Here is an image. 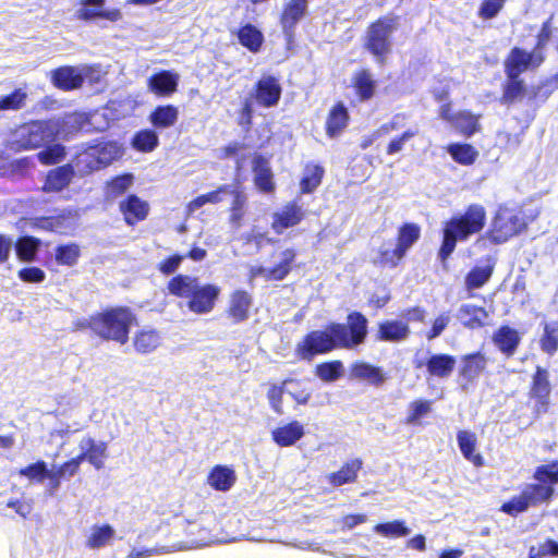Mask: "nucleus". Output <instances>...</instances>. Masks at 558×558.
Returning <instances> with one entry per match:
<instances>
[{
	"label": "nucleus",
	"mask_w": 558,
	"mask_h": 558,
	"mask_svg": "<svg viewBox=\"0 0 558 558\" xmlns=\"http://www.w3.org/2000/svg\"><path fill=\"white\" fill-rule=\"evenodd\" d=\"M114 533L110 524L94 525L86 539V546L93 549L105 547L113 538Z\"/></svg>",
	"instance_id": "4c0bfd02"
},
{
	"label": "nucleus",
	"mask_w": 558,
	"mask_h": 558,
	"mask_svg": "<svg viewBox=\"0 0 558 558\" xmlns=\"http://www.w3.org/2000/svg\"><path fill=\"white\" fill-rule=\"evenodd\" d=\"M252 305V296L243 290H236L230 295L229 314L236 322H242L248 317V311Z\"/></svg>",
	"instance_id": "c756f323"
},
{
	"label": "nucleus",
	"mask_w": 558,
	"mask_h": 558,
	"mask_svg": "<svg viewBox=\"0 0 558 558\" xmlns=\"http://www.w3.org/2000/svg\"><path fill=\"white\" fill-rule=\"evenodd\" d=\"M486 220L485 207L472 204L463 213H459L446 221L442 228V243L438 252L441 262H446L453 253L458 242H465L472 235L481 233Z\"/></svg>",
	"instance_id": "7ed1b4c3"
},
{
	"label": "nucleus",
	"mask_w": 558,
	"mask_h": 558,
	"mask_svg": "<svg viewBox=\"0 0 558 558\" xmlns=\"http://www.w3.org/2000/svg\"><path fill=\"white\" fill-rule=\"evenodd\" d=\"M373 531L384 537H403L410 533V529L403 520L377 523Z\"/></svg>",
	"instance_id": "c03bdc74"
},
{
	"label": "nucleus",
	"mask_w": 558,
	"mask_h": 558,
	"mask_svg": "<svg viewBox=\"0 0 558 558\" xmlns=\"http://www.w3.org/2000/svg\"><path fill=\"white\" fill-rule=\"evenodd\" d=\"M238 39L251 52H258L264 43L263 33L252 24H245L238 31Z\"/></svg>",
	"instance_id": "2f4dec72"
},
{
	"label": "nucleus",
	"mask_w": 558,
	"mask_h": 558,
	"mask_svg": "<svg viewBox=\"0 0 558 558\" xmlns=\"http://www.w3.org/2000/svg\"><path fill=\"white\" fill-rule=\"evenodd\" d=\"M409 413L404 420L407 425L420 424V420L432 410V401L418 399L410 403Z\"/></svg>",
	"instance_id": "5fc2aeb1"
},
{
	"label": "nucleus",
	"mask_w": 558,
	"mask_h": 558,
	"mask_svg": "<svg viewBox=\"0 0 558 558\" xmlns=\"http://www.w3.org/2000/svg\"><path fill=\"white\" fill-rule=\"evenodd\" d=\"M417 134L416 130H407L401 136L395 137L390 141L387 147L388 155H395L403 149L405 142L410 141Z\"/></svg>",
	"instance_id": "69168bd1"
},
{
	"label": "nucleus",
	"mask_w": 558,
	"mask_h": 558,
	"mask_svg": "<svg viewBox=\"0 0 558 558\" xmlns=\"http://www.w3.org/2000/svg\"><path fill=\"white\" fill-rule=\"evenodd\" d=\"M78 446L81 452L77 454V458L81 462L87 461L96 470L104 468L108 450L107 442L96 441L92 437H86L80 441Z\"/></svg>",
	"instance_id": "2eb2a0df"
},
{
	"label": "nucleus",
	"mask_w": 558,
	"mask_h": 558,
	"mask_svg": "<svg viewBox=\"0 0 558 558\" xmlns=\"http://www.w3.org/2000/svg\"><path fill=\"white\" fill-rule=\"evenodd\" d=\"M17 473L20 476L26 477L31 483H43L45 480H49V487L51 488L52 471L48 470L47 463L44 460L31 463L20 469Z\"/></svg>",
	"instance_id": "72a5a7b5"
},
{
	"label": "nucleus",
	"mask_w": 558,
	"mask_h": 558,
	"mask_svg": "<svg viewBox=\"0 0 558 558\" xmlns=\"http://www.w3.org/2000/svg\"><path fill=\"white\" fill-rule=\"evenodd\" d=\"M544 60L542 51L534 49L532 52H527L520 48H513L506 60V72L509 78H515L524 71L539 66Z\"/></svg>",
	"instance_id": "9d476101"
},
{
	"label": "nucleus",
	"mask_w": 558,
	"mask_h": 558,
	"mask_svg": "<svg viewBox=\"0 0 558 558\" xmlns=\"http://www.w3.org/2000/svg\"><path fill=\"white\" fill-rule=\"evenodd\" d=\"M180 75L172 71H160L148 78V90L159 97H169L178 90Z\"/></svg>",
	"instance_id": "dca6fc26"
},
{
	"label": "nucleus",
	"mask_w": 558,
	"mask_h": 558,
	"mask_svg": "<svg viewBox=\"0 0 558 558\" xmlns=\"http://www.w3.org/2000/svg\"><path fill=\"white\" fill-rule=\"evenodd\" d=\"M307 10V0H288L284 4L280 23L283 33L291 38L295 25L304 17Z\"/></svg>",
	"instance_id": "f3484780"
},
{
	"label": "nucleus",
	"mask_w": 558,
	"mask_h": 558,
	"mask_svg": "<svg viewBox=\"0 0 558 558\" xmlns=\"http://www.w3.org/2000/svg\"><path fill=\"white\" fill-rule=\"evenodd\" d=\"M409 332L407 323L386 320L379 324L378 338L385 341H401L408 337Z\"/></svg>",
	"instance_id": "7c9ffc66"
},
{
	"label": "nucleus",
	"mask_w": 558,
	"mask_h": 558,
	"mask_svg": "<svg viewBox=\"0 0 558 558\" xmlns=\"http://www.w3.org/2000/svg\"><path fill=\"white\" fill-rule=\"evenodd\" d=\"M234 471L227 465H215L207 475L208 485L218 492L229 490L235 483Z\"/></svg>",
	"instance_id": "4be33fe9"
},
{
	"label": "nucleus",
	"mask_w": 558,
	"mask_h": 558,
	"mask_svg": "<svg viewBox=\"0 0 558 558\" xmlns=\"http://www.w3.org/2000/svg\"><path fill=\"white\" fill-rule=\"evenodd\" d=\"M178 118L179 110L171 105L159 106L149 116L151 124L156 128H170L175 124Z\"/></svg>",
	"instance_id": "f704fd0d"
},
{
	"label": "nucleus",
	"mask_w": 558,
	"mask_h": 558,
	"mask_svg": "<svg viewBox=\"0 0 558 558\" xmlns=\"http://www.w3.org/2000/svg\"><path fill=\"white\" fill-rule=\"evenodd\" d=\"M403 257L404 254L399 251L397 245L387 242L380 245L378 255L375 257V263L383 266L395 267Z\"/></svg>",
	"instance_id": "49530a36"
},
{
	"label": "nucleus",
	"mask_w": 558,
	"mask_h": 558,
	"mask_svg": "<svg viewBox=\"0 0 558 558\" xmlns=\"http://www.w3.org/2000/svg\"><path fill=\"white\" fill-rule=\"evenodd\" d=\"M95 72L92 66H62L52 72L53 84L62 89L71 90L82 86L84 76Z\"/></svg>",
	"instance_id": "ddd939ff"
},
{
	"label": "nucleus",
	"mask_w": 558,
	"mask_h": 558,
	"mask_svg": "<svg viewBox=\"0 0 558 558\" xmlns=\"http://www.w3.org/2000/svg\"><path fill=\"white\" fill-rule=\"evenodd\" d=\"M254 183L256 187L264 192L275 191L276 184L269 161L263 157H255L253 160Z\"/></svg>",
	"instance_id": "aec40b11"
},
{
	"label": "nucleus",
	"mask_w": 558,
	"mask_h": 558,
	"mask_svg": "<svg viewBox=\"0 0 558 558\" xmlns=\"http://www.w3.org/2000/svg\"><path fill=\"white\" fill-rule=\"evenodd\" d=\"M541 348L553 355L558 350V324H546L541 338Z\"/></svg>",
	"instance_id": "6e6d98bb"
},
{
	"label": "nucleus",
	"mask_w": 558,
	"mask_h": 558,
	"mask_svg": "<svg viewBox=\"0 0 558 558\" xmlns=\"http://www.w3.org/2000/svg\"><path fill=\"white\" fill-rule=\"evenodd\" d=\"M171 294L189 299L191 312L203 315L211 312L220 294V288L215 284H201L196 277L179 275L168 282Z\"/></svg>",
	"instance_id": "20e7f679"
},
{
	"label": "nucleus",
	"mask_w": 558,
	"mask_h": 558,
	"mask_svg": "<svg viewBox=\"0 0 558 558\" xmlns=\"http://www.w3.org/2000/svg\"><path fill=\"white\" fill-rule=\"evenodd\" d=\"M524 227L525 223L518 211L500 207L493 220L492 229L487 236L494 243H504L521 232Z\"/></svg>",
	"instance_id": "6e6552de"
},
{
	"label": "nucleus",
	"mask_w": 558,
	"mask_h": 558,
	"mask_svg": "<svg viewBox=\"0 0 558 558\" xmlns=\"http://www.w3.org/2000/svg\"><path fill=\"white\" fill-rule=\"evenodd\" d=\"M136 324L135 314L128 307H112L93 315L88 327L100 338L125 344L131 328Z\"/></svg>",
	"instance_id": "39448f33"
},
{
	"label": "nucleus",
	"mask_w": 558,
	"mask_h": 558,
	"mask_svg": "<svg viewBox=\"0 0 558 558\" xmlns=\"http://www.w3.org/2000/svg\"><path fill=\"white\" fill-rule=\"evenodd\" d=\"M537 483L526 484L519 495L505 501L499 510L510 517H517L531 507L549 502L558 484V460L538 465L533 474Z\"/></svg>",
	"instance_id": "f03ea898"
},
{
	"label": "nucleus",
	"mask_w": 558,
	"mask_h": 558,
	"mask_svg": "<svg viewBox=\"0 0 558 558\" xmlns=\"http://www.w3.org/2000/svg\"><path fill=\"white\" fill-rule=\"evenodd\" d=\"M505 0H485L480 9V15L484 19L494 17L502 8Z\"/></svg>",
	"instance_id": "774afa93"
},
{
	"label": "nucleus",
	"mask_w": 558,
	"mask_h": 558,
	"mask_svg": "<svg viewBox=\"0 0 558 558\" xmlns=\"http://www.w3.org/2000/svg\"><path fill=\"white\" fill-rule=\"evenodd\" d=\"M304 436V427L298 421H291L283 426L276 427L271 432V438L279 447L293 446Z\"/></svg>",
	"instance_id": "6ab92c4d"
},
{
	"label": "nucleus",
	"mask_w": 558,
	"mask_h": 558,
	"mask_svg": "<svg viewBox=\"0 0 558 558\" xmlns=\"http://www.w3.org/2000/svg\"><path fill=\"white\" fill-rule=\"evenodd\" d=\"M457 440L460 451L464 459L470 461L474 466L481 468L484 465V458L481 453L476 452V436L468 430H459L457 433Z\"/></svg>",
	"instance_id": "5701e85b"
},
{
	"label": "nucleus",
	"mask_w": 558,
	"mask_h": 558,
	"mask_svg": "<svg viewBox=\"0 0 558 558\" xmlns=\"http://www.w3.org/2000/svg\"><path fill=\"white\" fill-rule=\"evenodd\" d=\"M544 556H558V543L556 541L547 538L538 547H530L529 558H543Z\"/></svg>",
	"instance_id": "e2e57ef3"
},
{
	"label": "nucleus",
	"mask_w": 558,
	"mask_h": 558,
	"mask_svg": "<svg viewBox=\"0 0 558 558\" xmlns=\"http://www.w3.org/2000/svg\"><path fill=\"white\" fill-rule=\"evenodd\" d=\"M456 366V359L447 354H435L430 356L427 362V371L429 374L445 378L447 377Z\"/></svg>",
	"instance_id": "473e14b6"
},
{
	"label": "nucleus",
	"mask_w": 558,
	"mask_h": 558,
	"mask_svg": "<svg viewBox=\"0 0 558 558\" xmlns=\"http://www.w3.org/2000/svg\"><path fill=\"white\" fill-rule=\"evenodd\" d=\"M349 122V113L342 104L335 105L326 120V133L329 137H337L347 128Z\"/></svg>",
	"instance_id": "bb28decb"
},
{
	"label": "nucleus",
	"mask_w": 558,
	"mask_h": 558,
	"mask_svg": "<svg viewBox=\"0 0 558 558\" xmlns=\"http://www.w3.org/2000/svg\"><path fill=\"white\" fill-rule=\"evenodd\" d=\"M82 462L76 457L63 462L56 471H52L51 474V489L56 490L61 485V480H66L80 471Z\"/></svg>",
	"instance_id": "58836bf2"
},
{
	"label": "nucleus",
	"mask_w": 558,
	"mask_h": 558,
	"mask_svg": "<svg viewBox=\"0 0 558 558\" xmlns=\"http://www.w3.org/2000/svg\"><path fill=\"white\" fill-rule=\"evenodd\" d=\"M421 228L415 223L403 225L398 232L397 246L404 255L420 239Z\"/></svg>",
	"instance_id": "ea45409f"
},
{
	"label": "nucleus",
	"mask_w": 558,
	"mask_h": 558,
	"mask_svg": "<svg viewBox=\"0 0 558 558\" xmlns=\"http://www.w3.org/2000/svg\"><path fill=\"white\" fill-rule=\"evenodd\" d=\"M398 28V19L384 16L371 24L365 35V48L383 63L391 51L390 36Z\"/></svg>",
	"instance_id": "0eeeda50"
},
{
	"label": "nucleus",
	"mask_w": 558,
	"mask_h": 558,
	"mask_svg": "<svg viewBox=\"0 0 558 558\" xmlns=\"http://www.w3.org/2000/svg\"><path fill=\"white\" fill-rule=\"evenodd\" d=\"M488 313L483 307L463 304L458 311L459 320L468 328H480L487 324Z\"/></svg>",
	"instance_id": "cd10ccee"
},
{
	"label": "nucleus",
	"mask_w": 558,
	"mask_h": 558,
	"mask_svg": "<svg viewBox=\"0 0 558 558\" xmlns=\"http://www.w3.org/2000/svg\"><path fill=\"white\" fill-rule=\"evenodd\" d=\"M27 93L17 88L12 94L0 96V110H19L25 106Z\"/></svg>",
	"instance_id": "052dcab7"
},
{
	"label": "nucleus",
	"mask_w": 558,
	"mask_h": 558,
	"mask_svg": "<svg viewBox=\"0 0 558 558\" xmlns=\"http://www.w3.org/2000/svg\"><path fill=\"white\" fill-rule=\"evenodd\" d=\"M81 255V250L77 244L70 243L65 245H59L56 248L54 258L56 262L64 266H73L76 264Z\"/></svg>",
	"instance_id": "8fccbe9b"
},
{
	"label": "nucleus",
	"mask_w": 558,
	"mask_h": 558,
	"mask_svg": "<svg viewBox=\"0 0 558 558\" xmlns=\"http://www.w3.org/2000/svg\"><path fill=\"white\" fill-rule=\"evenodd\" d=\"M19 278L28 283H40L45 280L46 274L38 267H25L22 268L19 274Z\"/></svg>",
	"instance_id": "0e129e2a"
},
{
	"label": "nucleus",
	"mask_w": 558,
	"mask_h": 558,
	"mask_svg": "<svg viewBox=\"0 0 558 558\" xmlns=\"http://www.w3.org/2000/svg\"><path fill=\"white\" fill-rule=\"evenodd\" d=\"M550 386H532L530 399L534 401L533 411L536 416L544 415L549 410Z\"/></svg>",
	"instance_id": "79ce46f5"
},
{
	"label": "nucleus",
	"mask_w": 558,
	"mask_h": 558,
	"mask_svg": "<svg viewBox=\"0 0 558 558\" xmlns=\"http://www.w3.org/2000/svg\"><path fill=\"white\" fill-rule=\"evenodd\" d=\"M229 192V185H221L216 191H211L209 193L199 195L192 199L186 205V211L189 215H192L201 207L207 204H218L222 201V194H227Z\"/></svg>",
	"instance_id": "a19ab883"
},
{
	"label": "nucleus",
	"mask_w": 558,
	"mask_h": 558,
	"mask_svg": "<svg viewBox=\"0 0 558 558\" xmlns=\"http://www.w3.org/2000/svg\"><path fill=\"white\" fill-rule=\"evenodd\" d=\"M60 133V122L57 120L33 121L14 130L11 147L16 150L37 149L52 143Z\"/></svg>",
	"instance_id": "423d86ee"
},
{
	"label": "nucleus",
	"mask_w": 558,
	"mask_h": 558,
	"mask_svg": "<svg viewBox=\"0 0 558 558\" xmlns=\"http://www.w3.org/2000/svg\"><path fill=\"white\" fill-rule=\"evenodd\" d=\"M73 178L70 165L58 167L48 172L43 190L45 192H60L65 189Z\"/></svg>",
	"instance_id": "c85d7f7f"
},
{
	"label": "nucleus",
	"mask_w": 558,
	"mask_h": 558,
	"mask_svg": "<svg viewBox=\"0 0 558 558\" xmlns=\"http://www.w3.org/2000/svg\"><path fill=\"white\" fill-rule=\"evenodd\" d=\"M120 209L124 215L126 223L134 225L137 221L144 220L146 218L149 206L146 202L142 201L137 196L131 195L125 201L120 203Z\"/></svg>",
	"instance_id": "b1692460"
},
{
	"label": "nucleus",
	"mask_w": 558,
	"mask_h": 558,
	"mask_svg": "<svg viewBox=\"0 0 558 558\" xmlns=\"http://www.w3.org/2000/svg\"><path fill=\"white\" fill-rule=\"evenodd\" d=\"M281 93L282 88L277 77L263 75L254 87L253 96L259 106L271 108L278 105Z\"/></svg>",
	"instance_id": "9b49d317"
},
{
	"label": "nucleus",
	"mask_w": 558,
	"mask_h": 558,
	"mask_svg": "<svg viewBox=\"0 0 558 558\" xmlns=\"http://www.w3.org/2000/svg\"><path fill=\"white\" fill-rule=\"evenodd\" d=\"M344 374V366L340 361L322 363L316 367V375L323 381L339 380Z\"/></svg>",
	"instance_id": "09e8293b"
},
{
	"label": "nucleus",
	"mask_w": 558,
	"mask_h": 558,
	"mask_svg": "<svg viewBox=\"0 0 558 558\" xmlns=\"http://www.w3.org/2000/svg\"><path fill=\"white\" fill-rule=\"evenodd\" d=\"M158 145V135L155 131L143 130L133 138V146L141 151H151Z\"/></svg>",
	"instance_id": "4d7b16f0"
},
{
	"label": "nucleus",
	"mask_w": 558,
	"mask_h": 558,
	"mask_svg": "<svg viewBox=\"0 0 558 558\" xmlns=\"http://www.w3.org/2000/svg\"><path fill=\"white\" fill-rule=\"evenodd\" d=\"M485 357L480 354L465 355L461 360L460 374L468 380H473L485 368Z\"/></svg>",
	"instance_id": "c9c22d12"
},
{
	"label": "nucleus",
	"mask_w": 558,
	"mask_h": 558,
	"mask_svg": "<svg viewBox=\"0 0 558 558\" xmlns=\"http://www.w3.org/2000/svg\"><path fill=\"white\" fill-rule=\"evenodd\" d=\"M366 318L353 313L348 317V326L330 324L324 330L310 332L296 345V355L303 360H312L316 354L327 353L335 348L351 349L362 343L366 337Z\"/></svg>",
	"instance_id": "f257e3e1"
},
{
	"label": "nucleus",
	"mask_w": 558,
	"mask_h": 558,
	"mask_svg": "<svg viewBox=\"0 0 558 558\" xmlns=\"http://www.w3.org/2000/svg\"><path fill=\"white\" fill-rule=\"evenodd\" d=\"M452 126L470 136L478 130V118L470 112L461 111L454 114Z\"/></svg>",
	"instance_id": "864d4df0"
},
{
	"label": "nucleus",
	"mask_w": 558,
	"mask_h": 558,
	"mask_svg": "<svg viewBox=\"0 0 558 558\" xmlns=\"http://www.w3.org/2000/svg\"><path fill=\"white\" fill-rule=\"evenodd\" d=\"M161 341L160 332L148 327L138 329L132 338L134 350L143 354L155 351L161 344Z\"/></svg>",
	"instance_id": "412c9836"
},
{
	"label": "nucleus",
	"mask_w": 558,
	"mask_h": 558,
	"mask_svg": "<svg viewBox=\"0 0 558 558\" xmlns=\"http://www.w3.org/2000/svg\"><path fill=\"white\" fill-rule=\"evenodd\" d=\"M493 274L492 266L475 267L465 277V287L468 291L483 287Z\"/></svg>",
	"instance_id": "603ef678"
},
{
	"label": "nucleus",
	"mask_w": 558,
	"mask_h": 558,
	"mask_svg": "<svg viewBox=\"0 0 558 558\" xmlns=\"http://www.w3.org/2000/svg\"><path fill=\"white\" fill-rule=\"evenodd\" d=\"M105 0H81L76 10V17L83 21L100 19Z\"/></svg>",
	"instance_id": "de8ad7c7"
},
{
	"label": "nucleus",
	"mask_w": 558,
	"mask_h": 558,
	"mask_svg": "<svg viewBox=\"0 0 558 558\" xmlns=\"http://www.w3.org/2000/svg\"><path fill=\"white\" fill-rule=\"evenodd\" d=\"M493 341L504 354L510 356L517 350L521 337L515 329L502 326L494 333Z\"/></svg>",
	"instance_id": "a878e982"
},
{
	"label": "nucleus",
	"mask_w": 558,
	"mask_h": 558,
	"mask_svg": "<svg viewBox=\"0 0 558 558\" xmlns=\"http://www.w3.org/2000/svg\"><path fill=\"white\" fill-rule=\"evenodd\" d=\"M38 246V240L31 236L22 238L16 243V254L21 260L31 262L35 258Z\"/></svg>",
	"instance_id": "13d9d810"
},
{
	"label": "nucleus",
	"mask_w": 558,
	"mask_h": 558,
	"mask_svg": "<svg viewBox=\"0 0 558 558\" xmlns=\"http://www.w3.org/2000/svg\"><path fill=\"white\" fill-rule=\"evenodd\" d=\"M362 459H351L344 462L338 471L329 473L327 475V481L333 487L355 483L357 480L359 472L362 470Z\"/></svg>",
	"instance_id": "a211bd4d"
},
{
	"label": "nucleus",
	"mask_w": 558,
	"mask_h": 558,
	"mask_svg": "<svg viewBox=\"0 0 558 558\" xmlns=\"http://www.w3.org/2000/svg\"><path fill=\"white\" fill-rule=\"evenodd\" d=\"M350 378L352 380H363L371 384H380L389 379L379 367L365 362H356L351 366Z\"/></svg>",
	"instance_id": "393cba45"
},
{
	"label": "nucleus",
	"mask_w": 558,
	"mask_h": 558,
	"mask_svg": "<svg viewBox=\"0 0 558 558\" xmlns=\"http://www.w3.org/2000/svg\"><path fill=\"white\" fill-rule=\"evenodd\" d=\"M227 194L233 195V202L230 208V222L236 227H240L244 217L246 195L238 187L232 189L231 185H229V192Z\"/></svg>",
	"instance_id": "a18cd8bd"
},
{
	"label": "nucleus",
	"mask_w": 558,
	"mask_h": 558,
	"mask_svg": "<svg viewBox=\"0 0 558 558\" xmlns=\"http://www.w3.org/2000/svg\"><path fill=\"white\" fill-rule=\"evenodd\" d=\"M449 323L450 315L448 313L440 314L434 319L430 330L426 332V338L428 340L437 338L446 329Z\"/></svg>",
	"instance_id": "338daca9"
},
{
	"label": "nucleus",
	"mask_w": 558,
	"mask_h": 558,
	"mask_svg": "<svg viewBox=\"0 0 558 558\" xmlns=\"http://www.w3.org/2000/svg\"><path fill=\"white\" fill-rule=\"evenodd\" d=\"M295 258V252L287 248L280 253V260L275 267L254 266L250 270L251 279L262 277L266 280H282L291 270V264Z\"/></svg>",
	"instance_id": "f8f14e48"
},
{
	"label": "nucleus",
	"mask_w": 558,
	"mask_h": 558,
	"mask_svg": "<svg viewBox=\"0 0 558 558\" xmlns=\"http://www.w3.org/2000/svg\"><path fill=\"white\" fill-rule=\"evenodd\" d=\"M64 156V147L59 144H48L46 149L37 154L38 160L45 166L59 163L63 160Z\"/></svg>",
	"instance_id": "680f3d73"
},
{
	"label": "nucleus",
	"mask_w": 558,
	"mask_h": 558,
	"mask_svg": "<svg viewBox=\"0 0 558 558\" xmlns=\"http://www.w3.org/2000/svg\"><path fill=\"white\" fill-rule=\"evenodd\" d=\"M304 216L302 206L294 202L288 203L272 214L271 228L277 234H281L286 229L299 225Z\"/></svg>",
	"instance_id": "4468645a"
},
{
	"label": "nucleus",
	"mask_w": 558,
	"mask_h": 558,
	"mask_svg": "<svg viewBox=\"0 0 558 558\" xmlns=\"http://www.w3.org/2000/svg\"><path fill=\"white\" fill-rule=\"evenodd\" d=\"M122 155V148L116 142L92 146L77 157V167L84 171H94L110 165Z\"/></svg>",
	"instance_id": "1a4fd4ad"
},
{
	"label": "nucleus",
	"mask_w": 558,
	"mask_h": 558,
	"mask_svg": "<svg viewBox=\"0 0 558 558\" xmlns=\"http://www.w3.org/2000/svg\"><path fill=\"white\" fill-rule=\"evenodd\" d=\"M132 174H123L112 179L106 187V193L109 197L116 198L125 193L133 184Z\"/></svg>",
	"instance_id": "bf43d9fd"
},
{
	"label": "nucleus",
	"mask_w": 558,
	"mask_h": 558,
	"mask_svg": "<svg viewBox=\"0 0 558 558\" xmlns=\"http://www.w3.org/2000/svg\"><path fill=\"white\" fill-rule=\"evenodd\" d=\"M354 88L362 100L369 99L376 88V82L368 71H361L353 78Z\"/></svg>",
	"instance_id": "37998d69"
},
{
	"label": "nucleus",
	"mask_w": 558,
	"mask_h": 558,
	"mask_svg": "<svg viewBox=\"0 0 558 558\" xmlns=\"http://www.w3.org/2000/svg\"><path fill=\"white\" fill-rule=\"evenodd\" d=\"M446 149L456 162L463 166L473 165L478 157V151L470 144H450Z\"/></svg>",
	"instance_id": "e433bc0d"
},
{
	"label": "nucleus",
	"mask_w": 558,
	"mask_h": 558,
	"mask_svg": "<svg viewBox=\"0 0 558 558\" xmlns=\"http://www.w3.org/2000/svg\"><path fill=\"white\" fill-rule=\"evenodd\" d=\"M324 169L317 165H310L305 168L304 177L301 181L303 193L313 192L322 182Z\"/></svg>",
	"instance_id": "3c124183"
}]
</instances>
